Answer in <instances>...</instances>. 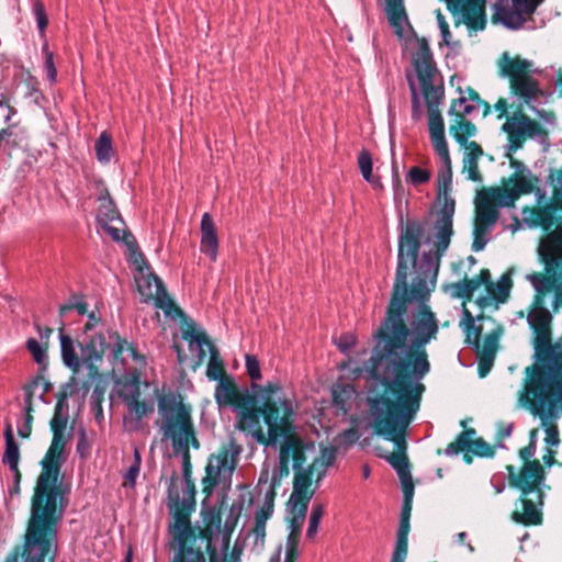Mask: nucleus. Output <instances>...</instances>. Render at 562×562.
<instances>
[{"instance_id":"10","label":"nucleus","mask_w":562,"mask_h":562,"mask_svg":"<svg viewBox=\"0 0 562 562\" xmlns=\"http://www.w3.org/2000/svg\"><path fill=\"white\" fill-rule=\"evenodd\" d=\"M252 389L260 390V404H252V411L257 413V426L254 438L266 447L273 446L281 436L295 431L293 408L288 400H276L274 394L281 391L279 383L269 382L265 386L252 383Z\"/></svg>"},{"instance_id":"18","label":"nucleus","mask_w":562,"mask_h":562,"mask_svg":"<svg viewBox=\"0 0 562 562\" xmlns=\"http://www.w3.org/2000/svg\"><path fill=\"white\" fill-rule=\"evenodd\" d=\"M238 451L233 452L232 446L222 445L215 453L210 454L205 467V475L202 479V493L209 498L216 485L226 479H231L237 467Z\"/></svg>"},{"instance_id":"19","label":"nucleus","mask_w":562,"mask_h":562,"mask_svg":"<svg viewBox=\"0 0 562 562\" xmlns=\"http://www.w3.org/2000/svg\"><path fill=\"white\" fill-rule=\"evenodd\" d=\"M502 130L507 134L508 150L510 153L520 149L527 138L546 135L542 124L524 112L522 104H518L512 116H507Z\"/></svg>"},{"instance_id":"39","label":"nucleus","mask_w":562,"mask_h":562,"mask_svg":"<svg viewBox=\"0 0 562 562\" xmlns=\"http://www.w3.org/2000/svg\"><path fill=\"white\" fill-rule=\"evenodd\" d=\"M109 339L114 338L115 339V347L112 351L113 360L115 362L123 363L124 359L122 357L124 350H127L133 359H138L140 356L137 351V349L130 344L126 339L122 338L117 333H109L108 334Z\"/></svg>"},{"instance_id":"16","label":"nucleus","mask_w":562,"mask_h":562,"mask_svg":"<svg viewBox=\"0 0 562 562\" xmlns=\"http://www.w3.org/2000/svg\"><path fill=\"white\" fill-rule=\"evenodd\" d=\"M432 147L437 155L441 158L445 165V170H441L438 173L437 182H438V200L441 202V207L437 213V218L435 222V231L436 234L440 233V228L442 224L447 223L450 227L449 236L453 235V215L456 210V201L450 196L449 191L451 190L452 183V166L450 154L446 140V136H439L435 138H430Z\"/></svg>"},{"instance_id":"2","label":"nucleus","mask_w":562,"mask_h":562,"mask_svg":"<svg viewBox=\"0 0 562 562\" xmlns=\"http://www.w3.org/2000/svg\"><path fill=\"white\" fill-rule=\"evenodd\" d=\"M424 393L419 386L414 390L383 389L368 401L373 432L394 445V451L386 460L401 481L403 502H413L414 497V482L407 457V435L408 427L420 408Z\"/></svg>"},{"instance_id":"53","label":"nucleus","mask_w":562,"mask_h":562,"mask_svg":"<svg viewBox=\"0 0 562 562\" xmlns=\"http://www.w3.org/2000/svg\"><path fill=\"white\" fill-rule=\"evenodd\" d=\"M33 13L36 18L37 27H38L41 34H44V32L48 25V16H47L44 3L41 0L34 1Z\"/></svg>"},{"instance_id":"55","label":"nucleus","mask_w":562,"mask_h":562,"mask_svg":"<svg viewBox=\"0 0 562 562\" xmlns=\"http://www.w3.org/2000/svg\"><path fill=\"white\" fill-rule=\"evenodd\" d=\"M126 406L130 412L135 414L137 420H142L144 416L153 411V407H150L146 402L139 401V397L126 403Z\"/></svg>"},{"instance_id":"47","label":"nucleus","mask_w":562,"mask_h":562,"mask_svg":"<svg viewBox=\"0 0 562 562\" xmlns=\"http://www.w3.org/2000/svg\"><path fill=\"white\" fill-rule=\"evenodd\" d=\"M472 446V440H469L467 437H464L462 434H459L454 441L450 442L445 453L448 456L451 454H459L461 452H470Z\"/></svg>"},{"instance_id":"43","label":"nucleus","mask_w":562,"mask_h":562,"mask_svg":"<svg viewBox=\"0 0 562 562\" xmlns=\"http://www.w3.org/2000/svg\"><path fill=\"white\" fill-rule=\"evenodd\" d=\"M557 205H548L536 210L535 215L538 224L543 229H550L557 222L555 210Z\"/></svg>"},{"instance_id":"30","label":"nucleus","mask_w":562,"mask_h":562,"mask_svg":"<svg viewBox=\"0 0 562 562\" xmlns=\"http://www.w3.org/2000/svg\"><path fill=\"white\" fill-rule=\"evenodd\" d=\"M182 339L188 341L189 344L195 342L199 346V361H203L206 357V351L204 347H210L213 342L210 340L209 336L204 330L196 328L193 322H190L182 329Z\"/></svg>"},{"instance_id":"56","label":"nucleus","mask_w":562,"mask_h":562,"mask_svg":"<svg viewBox=\"0 0 562 562\" xmlns=\"http://www.w3.org/2000/svg\"><path fill=\"white\" fill-rule=\"evenodd\" d=\"M351 427L344 430L339 437L348 445L352 446L359 440V432H358V417L356 415H352L350 417Z\"/></svg>"},{"instance_id":"25","label":"nucleus","mask_w":562,"mask_h":562,"mask_svg":"<svg viewBox=\"0 0 562 562\" xmlns=\"http://www.w3.org/2000/svg\"><path fill=\"white\" fill-rule=\"evenodd\" d=\"M413 502H403L396 543L391 562H405L408 553V533L411 530V512Z\"/></svg>"},{"instance_id":"21","label":"nucleus","mask_w":562,"mask_h":562,"mask_svg":"<svg viewBox=\"0 0 562 562\" xmlns=\"http://www.w3.org/2000/svg\"><path fill=\"white\" fill-rule=\"evenodd\" d=\"M512 184L508 186L503 181V187L493 188V192L498 198V204L510 206L521 195L530 194L537 189L539 178L530 175L526 177L521 171H515L508 179Z\"/></svg>"},{"instance_id":"4","label":"nucleus","mask_w":562,"mask_h":562,"mask_svg":"<svg viewBox=\"0 0 562 562\" xmlns=\"http://www.w3.org/2000/svg\"><path fill=\"white\" fill-rule=\"evenodd\" d=\"M224 497L220 505L201 509L202 526L191 524L192 507L178 514V518L169 527L172 536L171 549L175 555L171 562H216L217 549L213 543L215 533H223V541L228 547L237 522V516L223 520ZM192 506V504L190 505Z\"/></svg>"},{"instance_id":"9","label":"nucleus","mask_w":562,"mask_h":562,"mask_svg":"<svg viewBox=\"0 0 562 562\" xmlns=\"http://www.w3.org/2000/svg\"><path fill=\"white\" fill-rule=\"evenodd\" d=\"M537 304L529 315L535 334V362L525 368L522 382L562 379V346L552 344V315L540 305V297Z\"/></svg>"},{"instance_id":"14","label":"nucleus","mask_w":562,"mask_h":562,"mask_svg":"<svg viewBox=\"0 0 562 562\" xmlns=\"http://www.w3.org/2000/svg\"><path fill=\"white\" fill-rule=\"evenodd\" d=\"M531 61L519 56L510 57L503 53L498 59V74L509 81L510 93L530 105L542 95L538 80L531 76Z\"/></svg>"},{"instance_id":"8","label":"nucleus","mask_w":562,"mask_h":562,"mask_svg":"<svg viewBox=\"0 0 562 562\" xmlns=\"http://www.w3.org/2000/svg\"><path fill=\"white\" fill-rule=\"evenodd\" d=\"M518 402L531 415L540 418L547 447L557 448L561 439L553 420L562 416V379L522 382Z\"/></svg>"},{"instance_id":"51","label":"nucleus","mask_w":562,"mask_h":562,"mask_svg":"<svg viewBox=\"0 0 562 562\" xmlns=\"http://www.w3.org/2000/svg\"><path fill=\"white\" fill-rule=\"evenodd\" d=\"M470 452L476 457L492 458L495 454V448L494 446H491L487 441L480 437L476 438L475 440H472Z\"/></svg>"},{"instance_id":"35","label":"nucleus","mask_w":562,"mask_h":562,"mask_svg":"<svg viewBox=\"0 0 562 562\" xmlns=\"http://www.w3.org/2000/svg\"><path fill=\"white\" fill-rule=\"evenodd\" d=\"M476 126L469 120L454 119L449 126V132L459 145H465L470 137L476 134Z\"/></svg>"},{"instance_id":"57","label":"nucleus","mask_w":562,"mask_h":562,"mask_svg":"<svg viewBox=\"0 0 562 562\" xmlns=\"http://www.w3.org/2000/svg\"><path fill=\"white\" fill-rule=\"evenodd\" d=\"M463 171L468 172V179L474 182L482 180V175L479 170V159L462 158Z\"/></svg>"},{"instance_id":"37","label":"nucleus","mask_w":562,"mask_h":562,"mask_svg":"<svg viewBox=\"0 0 562 562\" xmlns=\"http://www.w3.org/2000/svg\"><path fill=\"white\" fill-rule=\"evenodd\" d=\"M210 351V361L206 368V376L211 381H221L224 378H231L226 373L224 361L222 360L218 349L213 344L209 348Z\"/></svg>"},{"instance_id":"64","label":"nucleus","mask_w":562,"mask_h":562,"mask_svg":"<svg viewBox=\"0 0 562 562\" xmlns=\"http://www.w3.org/2000/svg\"><path fill=\"white\" fill-rule=\"evenodd\" d=\"M91 445L88 441L85 428H80L78 431L77 452L81 458H87L90 454Z\"/></svg>"},{"instance_id":"38","label":"nucleus","mask_w":562,"mask_h":562,"mask_svg":"<svg viewBox=\"0 0 562 562\" xmlns=\"http://www.w3.org/2000/svg\"><path fill=\"white\" fill-rule=\"evenodd\" d=\"M26 389V398H24V416H23V426L18 428V436L22 439H27L32 435L33 430V422H34V402H33V393Z\"/></svg>"},{"instance_id":"17","label":"nucleus","mask_w":562,"mask_h":562,"mask_svg":"<svg viewBox=\"0 0 562 562\" xmlns=\"http://www.w3.org/2000/svg\"><path fill=\"white\" fill-rule=\"evenodd\" d=\"M142 277L136 280L137 289L142 296L147 301L154 300L155 306L164 311L167 316L186 321L187 315L176 302L169 296L162 280L153 272L145 273L148 267L144 259L137 266Z\"/></svg>"},{"instance_id":"26","label":"nucleus","mask_w":562,"mask_h":562,"mask_svg":"<svg viewBox=\"0 0 562 562\" xmlns=\"http://www.w3.org/2000/svg\"><path fill=\"white\" fill-rule=\"evenodd\" d=\"M496 202L498 203V198L493 192V189L483 191L480 194L479 201L476 203V214L474 224L490 228V226L494 225L498 220V210L496 207Z\"/></svg>"},{"instance_id":"42","label":"nucleus","mask_w":562,"mask_h":562,"mask_svg":"<svg viewBox=\"0 0 562 562\" xmlns=\"http://www.w3.org/2000/svg\"><path fill=\"white\" fill-rule=\"evenodd\" d=\"M26 348L31 352L34 361L41 367L46 368L47 366V349L48 342L40 344L35 338H29L26 341Z\"/></svg>"},{"instance_id":"7","label":"nucleus","mask_w":562,"mask_h":562,"mask_svg":"<svg viewBox=\"0 0 562 562\" xmlns=\"http://www.w3.org/2000/svg\"><path fill=\"white\" fill-rule=\"evenodd\" d=\"M70 384L63 385L57 393V403L54 408V415L49 422L53 438L50 445L41 460V473L37 476L34 491L50 493L55 495H65L66 490L63 485L61 468L66 460L64 451L67 442L71 439L72 427L66 434L68 418L63 414L66 400L71 396Z\"/></svg>"},{"instance_id":"32","label":"nucleus","mask_w":562,"mask_h":562,"mask_svg":"<svg viewBox=\"0 0 562 562\" xmlns=\"http://www.w3.org/2000/svg\"><path fill=\"white\" fill-rule=\"evenodd\" d=\"M385 12L389 23L395 29L397 35L403 33V21H407V14L404 8V0H385Z\"/></svg>"},{"instance_id":"3","label":"nucleus","mask_w":562,"mask_h":562,"mask_svg":"<svg viewBox=\"0 0 562 562\" xmlns=\"http://www.w3.org/2000/svg\"><path fill=\"white\" fill-rule=\"evenodd\" d=\"M158 414L161 417V430L167 439L172 442L176 453H180L182 458L183 479L187 485L188 496L180 499L176 488L178 480L175 473L168 488V497L171 502L170 510L173 521L177 520L178 514L184 509H195V483L192 477V463L190 447L200 448V441L192 419V407L183 402L180 394L169 392L158 397Z\"/></svg>"},{"instance_id":"41","label":"nucleus","mask_w":562,"mask_h":562,"mask_svg":"<svg viewBox=\"0 0 562 562\" xmlns=\"http://www.w3.org/2000/svg\"><path fill=\"white\" fill-rule=\"evenodd\" d=\"M95 155L100 162H109L112 156V138L106 132H102L94 144Z\"/></svg>"},{"instance_id":"44","label":"nucleus","mask_w":562,"mask_h":562,"mask_svg":"<svg viewBox=\"0 0 562 562\" xmlns=\"http://www.w3.org/2000/svg\"><path fill=\"white\" fill-rule=\"evenodd\" d=\"M312 493H308L307 495H294L292 493L290 497V504H291V514L292 516H296L300 518H305L310 501L312 499Z\"/></svg>"},{"instance_id":"48","label":"nucleus","mask_w":562,"mask_h":562,"mask_svg":"<svg viewBox=\"0 0 562 562\" xmlns=\"http://www.w3.org/2000/svg\"><path fill=\"white\" fill-rule=\"evenodd\" d=\"M430 178L431 173L429 170L413 166L407 172L406 181L413 186H420L427 183Z\"/></svg>"},{"instance_id":"36","label":"nucleus","mask_w":562,"mask_h":562,"mask_svg":"<svg viewBox=\"0 0 562 562\" xmlns=\"http://www.w3.org/2000/svg\"><path fill=\"white\" fill-rule=\"evenodd\" d=\"M512 286L513 281L508 274H503L496 283L490 277L486 292L496 303H505L509 297Z\"/></svg>"},{"instance_id":"28","label":"nucleus","mask_w":562,"mask_h":562,"mask_svg":"<svg viewBox=\"0 0 562 562\" xmlns=\"http://www.w3.org/2000/svg\"><path fill=\"white\" fill-rule=\"evenodd\" d=\"M475 321H493V318L488 315H485L483 312L479 314L476 317H474L472 313L463 304L462 324L463 330L465 333V344L477 345L479 338L482 337L483 326L475 325Z\"/></svg>"},{"instance_id":"49","label":"nucleus","mask_w":562,"mask_h":562,"mask_svg":"<svg viewBox=\"0 0 562 562\" xmlns=\"http://www.w3.org/2000/svg\"><path fill=\"white\" fill-rule=\"evenodd\" d=\"M323 516H324V506L323 505L313 506L311 516H310L308 528L306 531V538L313 539L315 537Z\"/></svg>"},{"instance_id":"5","label":"nucleus","mask_w":562,"mask_h":562,"mask_svg":"<svg viewBox=\"0 0 562 562\" xmlns=\"http://www.w3.org/2000/svg\"><path fill=\"white\" fill-rule=\"evenodd\" d=\"M68 501L65 495L33 492L31 512L24 536V562H54L57 526L63 519ZM19 548L5 562H18Z\"/></svg>"},{"instance_id":"58","label":"nucleus","mask_w":562,"mask_h":562,"mask_svg":"<svg viewBox=\"0 0 562 562\" xmlns=\"http://www.w3.org/2000/svg\"><path fill=\"white\" fill-rule=\"evenodd\" d=\"M468 284L470 285V290L474 294V292L481 286L484 285L486 288L490 282V270L487 268H483L480 270L479 274L474 278L464 277Z\"/></svg>"},{"instance_id":"20","label":"nucleus","mask_w":562,"mask_h":562,"mask_svg":"<svg viewBox=\"0 0 562 562\" xmlns=\"http://www.w3.org/2000/svg\"><path fill=\"white\" fill-rule=\"evenodd\" d=\"M99 201L98 223L102 225L113 240H123L130 247L134 245L135 240L131 232L121 228V226H124V221L108 189H104Z\"/></svg>"},{"instance_id":"33","label":"nucleus","mask_w":562,"mask_h":562,"mask_svg":"<svg viewBox=\"0 0 562 562\" xmlns=\"http://www.w3.org/2000/svg\"><path fill=\"white\" fill-rule=\"evenodd\" d=\"M116 383L121 385L117 394L125 404L136 397H140V381L139 373L137 371L121 378Z\"/></svg>"},{"instance_id":"13","label":"nucleus","mask_w":562,"mask_h":562,"mask_svg":"<svg viewBox=\"0 0 562 562\" xmlns=\"http://www.w3.org/2000/svg\"><path fill=\"white\" fill-rule=\"evenodd\" d=\"M59 339L61 358L66 367L78 371L80 366L85 364L90 379L100 376V366L103 362L105 351L110 347V342L104 334L93 335L85 345L79 344L81 358L76 352L71 337L64 333V324L59 327Z\"/></svg>"},{"instance_id":"12","label":"nucleus","mask_w":562,"mask_h":562,"mask_svg":"<svg viewBox=\"0 0 562 562\" xmlns=\"http://www.w3.org/2000/svg\"><path fill=\"white\" fill-rule=\"evenodd\" d=\"M283 439L280 443L279 449V465L276 470L280 480L288 477L290 474V462L292 461V468L294 470V479H293V494L294 495H307L312 493L314 495L315 491L311 490L313 476L316 469V463H311L306 468L304 464L306 462V443L304 440L297 435L296 430L281 436Z\"/></svg>"},{"instance_id":"15","label":"nucleus","mask_w":562,"mask_h":562,"mask_svg":"<svg viewBox=\"0 0 562 562\" xmlns=\"http://www.w3.org/2000/svg\"><path fill=\"white\" fill-rule=\"evenodd\" d=\"M214 397L216 404L222 406H232L238 411L236 427L254 438L255 426H257V413L252 411V404L257 403V395L248 390L240 392L234 379L224 378L215 387Z\"/></svg>"},{"instance_id":"59","label":"nucleus","mask_w":562,"mask_h":562,"mask_svg":"<svg viewBox=\"0 0 562 562\" xmlns=\"http://www.w3.org/2000/svg\"><path fill=\"white\" fill-rule=\"evenodd\" d=\"M452 288H453V295L456 297L462 299L464 302L472 301L473 293L470 290V285L468 284L465 278H463L459 282L453 283Z\"/></svg>"},{"instance_id":"22","label":"nucleus","mask_w":562,"mask_h":562,"mask_svg":"<svg viewBox=\"0 0 562 562\" xmlns=\"http://www.w3.org/2000/svg\"><path fill=\"white\" fill-rule=\"evenodd\" d=\"M541 258L546 272L536 273L532 280L536 285H541L544 292H549L562 279V249L557 245L547 246L541 252Z\"/></svg>"},{"instance_id":"27","label":"nucleus","mask_w":562,"mask_h":562,"mask_svg":"<svg viewBox=\"0 0 562 562\" xmlns=\"http://www.w3.org/2000/svg\"><path fill=\"white\" fill-rule=\"evenodd\" d=\"M200 250L212 261L216 260L218 250L217 228L210 213L202 215Z\"/></svg>"},{"instance_id":"52","label":"nucleus","mask_w":562,"mask_h":562,"mask_svg":"<svg viewBox=\"0 0 562 562\" xmlns=\"http://www.w3.org/2000/svg\"><path fill=\"white\" fill-rule=\"evenodd\" d=\"M337 458V448L334 446L324 447L321 449L319 457L315 458L312 463H321V467L328 468L334 464Z\"/></svg>"},{"instance_id":"60","label":"nucleus","mask_w":562,"mask_h":562,"mask_svg":"<svg viewBox=\"0 0 562 562\" xmlns=\"http://www.w3.org/2000/svg\"><path fill=\"white\" fill-rule=\"evenodd\" d=\"M281 484V480L277 472L273 473L270 487L265 496V507H269V509L273 510L274 508V498L277 496V487H279Z\"/></svg>"},{"instance_id":"62","label":"nucleus","mask_w":562,"mask_h":562,"mask_svg":"<svg viewBox=\"0 0 562 562\" xmlns=\"http://www.w3.org/2000/svg\"><path fill=\"white\" fill-rule=\"evenodd\" d=\"M246 369L247 374L252 381H257L261 378L260 364L256 356L246 355Z\"/></svg>"},{"instance_id":"11","label":"nucleus","mask_w":562,"mask_h":562,"mask_svg":"<svg viewBox=\"0 0 562 562\" xmlns=\"http://www.w3.org/2000/svg\"><path fill=\"white\" fill-rule=\"evenodd\" d=\"M419 49L414 57V67L428 111V130L430 138L445 136V122L439 105L443 99V88L435 87V63L431 49L425 37L418 38Z\"/></svg>"},{"instance_id":"54","label":"nucleus","mask_w":562,"mask_h":562,"mask_svg":"<svg viewBox=\"0 0 562 562\" xmlns=\"http://www.w3.org/2000/svg\"><path fill=\"white\" fill-rule=\"evenodd\" d=\"M301 539V532L290 531L286 537L285 543V558L297 560L299 557V542Z\"/></svg>"},{"instance_id":"23","label":"nucleus","mask_w":562,"mask_h":562,"mask_svg":"<svg viewBox=\"0 0 562 562\" xmlns=\"http://www.w3.org/2000/svg\"><path fill=\"white\" fill-rule=\"evenodd\" d=\"M452 14L462 12L465 25L473 31H482L486 26L484 13L485 0H445Z\"/></svg>"},{"instance_id":"1","label":"nucleus","mask_w":562,"mask_h":562,"mask_svg":"<svg viewBox=\"0 0 562 562\" xmlns=\"http://www.w3.org/2000/svg\"><path fill=\"white\" fill-rule=\"evenodd\" d=\"M425 232L424 223L401 224L395 279L385 315L373 334L372 371L384 364L391 378L383 389L426 391L422 380L430 372L427 345L439 334V321L427 304L436 288L441 258L449 248L450 227L442 224L436 234L435 251H426L417 262Z\"/></svg>"},{"instance_id":"46","label":"nucleus","mask_w":562,"mask_h":562,"mask_svg":"<svg viewBox=\"0 0 562 562\" xmlns=\"http://www.w3.org/2000/svg\"><path fill=\"white\" fill-rule=\"evenodd\" d=\"M142 457L137 448L134 449V461L124 475V486L134 487L140 471Z\"/></svg>"},{"instance_id":"61","label":"nucleus","mask_w":562,"mask_h":562,"mask_svg":"<svg viewBox=\"0 0 562 562\" xmlns=\"http://www.w3.org/2000/svg\"><path fill=\"white\" fill-rule=\"evenodd\" d=\"M487 233V228L475 225L473 229V243L472 250L477 252L484 249L486 245L485 234Z\"/></svg>"},{"instance_id":"31","label":"nucleus","mask_w":562,"mask_h":562,"mask_svg":"<svg viewBox=\"0 0 562 562\" xmlns=\"http://www.w3.org/2000/svg\"><path fill=\"white\" fill-rule=\"evenodd\" d=\"M355 392V387L349 383L334 384L330 390L333 405L342 414H347Z\"/></svg>"},{"instance_id":"63","label":"nucleus","mask_w":562,"mask_h":562,"mask_svg":"<svg viewBox=\"0 0 562 562\" xmlns=\"http://www.w3.org/2000/svg\"><path fill=\"white\" fill-rule=\"evenodd\" d=\"M494 360L495 357L477 355V374L480 378H485L490 373Z\"/></svg>"},{"instance_id":"50","label":"nucleus","mask_w":562,"mask_h":562,"mask_svg":"<svg viewBox=\"0 0 562 562\" xmlns=\"http://www.w3.org/2000/svg\"><path fill=\"white\" fill-rule=\"evenodd\" d=\"M358 166L364 180L373 182L372 157L368 150L363 149L360 151L358 156Z\"/></svg>"},{"instance_id":"29","label":"nucleus","mask_w":562,"mask_h":562,"mask_svg":"<svg viewBox=\"0 0 562 562\" xmlns=\"http://www.w3.org/2000/svg\"><path fill=\"white\" fill-rule=\"evenodd\" d=\"M3 436L5 441V449L2 457V462L7 464L11 471L20 470V448L18 442L15 441L13 428L10 420H5Z\"/></svg>"},{"instance_id":"24","label":"nucleus","mask_w":562,"mask_h":562,"mask_svg":"<svg viewBox=\"0 0 562 562\" xmlns=\"http://www.w3.org/2000/svg\"><path fill=\"white\" fill-rule=\"evenodd\" d=\"M514 9L499 8L493 16L495 22L499 19L509 29H519L526 21L524 14H532L538 4V0H513Z\"/></svg>"},{"instance_id":"6","label":"nucleus","mask_w":562,"mask_h":562,"mask_svg":"<svg viewBox=\"0 0 562 562\" xmlns=\"http://www.w3.org/2000/svg\"><path fill=\"white\" fill-rule=\"evenodd\" d=\"M536 446L533 442H529L519 449L518 454L522 464L518 470L512 464L506 465L508 485L519 492L515 505L519 504L520 509L513 510L510 518L516 524L526 527L542 524L546 490H550V486L546 484L544 467L538 459H533Z\"/></svg>"},{"instance_id":"45","label":"nucleus","mask_w":562,"mask_h":562,"mask_svg":"<svg viewBox=\"0 0 562 562\" xmlns=\"http://www.w3.org/2000/svg\"><path fill=\"white\" fill-rule=\"evenodd\" d=\"M465 97L453 99L448 110V114L450 116H454V119L468 120L467 115H470L473 112L474 106L471 104H465Z\"/></svg>"},{"instance_id":"34","label":"nucleus","mask_w":562,"mask_h":562,"mask_svg":"<svg viewBox=\"0 0 562 562\" xmlns=\"http://www.w3.org/2000/svg\"><path fill=\"white\" fill-rule=\"evenodd\" d=\"M503 326L497 325L491 333H488L483 342H481V337L479 338V344H471L475 350L476 355L483 356H492L496 357V352L498 350L499 338L503 334Z\"/></svg>"},{"instance_id":"40","label":"nucleus","mask_w":562,"mask_h":562,"mask_svg":"<svg viewBox=\"0 0 562 562\" xmlns=\"http://www.w3.org/2000/svg\"><path fill=\"white\" fill-rule=\"evenodd\" d=\"M46 368H40L38 374L33 378L29 383L23 385V392L24 396L26 397V389L31 387L30 390L33 393V397L35 396V390L41 386L42 391L38 394V398L42 401H45L46 394L52 390L53 384L44 378V371Z\"/></svg>"}]
</instances>
